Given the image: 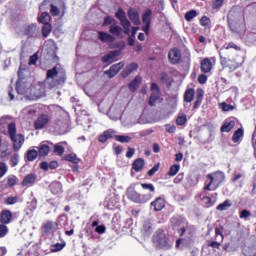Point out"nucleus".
I'll list each match as a JSON object with an SVG mask.
<instances>
[{
  "label": "nucleus",
  "instance_id": "obj_1",
  "mask_svg": "<svg viewBox=\"0 0 256 256\" xmlns=\"http://www.w3.org/2000/svg\"><path fill=\"white\" fill-rule=\"evenodd\" d=\"M231 49L241 51V47L234 42L225 43L219 50V57L220 65H222L223 69H228L230 73H233V71H237V69L243 65V60L239 62L235 59H231Z\"/></svg>",
  "mask_w": 256,
  "mask_h": 256
},
{
  "label": "nucleus",
  "instance_id": "obj_45",
  "mask_svg": "<svg viewBox=\"0 0 256 256\" xmlns=\"http://www.w3.org/2000/svg\"><path fill=\"white\" fill-rule=\"evenodd\" d=\"M185 123H187V115L179 114L176 118V125L182 127V125H185Z\"/></svg>",
  "mask_w": 256,
  "mask_h": 256
},
{
  "label": "nucleus",
  "instance_id": "obj_31",
  "mask_svg": "<svg viewBox=\"0 0 256 256\" xmlns=\"http://www.w3.org/2000/svg\"><path fill=\"white\" fill-rule=\"evenodd\" d=\"M63 160L68 161V163H73V165L81 163V159L77 157V154L75 153L65 154Z\"/></svg>",
  "mask_w": 256,
  "mask_h": 256
},
{
  "label": "nucleus",
  "instance_id": "obj_8",
  "mask_svg": "<svg viewBox=\"0 0 256 256\" xmlns=\"http://www.w3.org/2000/svg\"><path fill=\"white\" fill-rule=\"evenodd\" d=\"M50 121H51V117H49V114L42 113L35 120L34 129H36V131H40L41 129H45V127H47V125H49Z\"/></svg>",
  "mask_w": 256,
  "mask_h": 256
},
{
  "label": "nucleus",
  "instance_id": "obj_5",
  "mask_svg": "<svg viewBox=\"0 0 256 256\" xmlns=\"http://www.w3.org/2000/svg\"><path fill=\"white\" fill-rule=\"evenodd\" d=\"M152 243L155 244L156 249H163L169 251L173 247V242L163 232H156L152 237Z\"/></svg>",
  "mask_w": 256,
  "mask_h": 256
},
{
  "label": "nucleus",
  "instance_id": "obj_48",
  "mask_svg": "<svg viewBox=\"0 0 256 256\" xmlns=\"http://www.w3.org/2000/svg\"><path fill=\"white\" fill-rule=\"evenodd\" d=\"M115 24H117V20H115L113 17H111V16H106L105 18H104V21H103V27H107V25H115Z\"/></svg>",
  "mask_w": 256,
  "mask_h": 256
},
{
  "label": "nucleus",
  "instance_id": "obj_11",
  "mask_svg": "<svg viewBox=\"0 0 256 256\" xmlns=\"http://www.w3.org/2000/svg\"><path fill=\"white\" fill-rule=\"evenodd\" d=\"M182 53L179 48H172L168 52V61L171 65H179L181 63Z\"/></svg>",
  "mask_w": 256,
  "mask_h": 256
},
{
  "label": "nucleus",
  "instance_id": "obj_46",
  "mask_svg": "<svg viewBox=\"0 0 256 256\" xmlns=\"http://www.w3.org/2000/svg\"><path fill=\"white\" fill-rule=\"evenodd\" d=\"M140 186L144 191H149V193H155V185L151 183H140Z\"/></svg>",
  "mask_w": 256,
  "mask_h": 256
},
{
  "label": "nucleus",
  "instance_id": "obj_55",
  "mask_svg": "<svg viewBox=\"0 0 256 256\" xmlns=\"http://www.w3.org/2000/svg\"><path fill=\"white\" fill-rule=\"evenodd\" d=\"M50 13H51L52 17H59L60 10L57 6L51 4L50 5Z\"/></svg>",
  "mask_w": 256,
  "mask_h": 256
},
{
  "label": "nucleus",
  "instance_id": "obj_56",
  "mask_svg": "<svg viewBox=\"0 0 256 256\" xmlns=\"http://www.w3.org/2000/svg\"><path fill=\"white\" fill-rule=\"evenodd\" d=\"M37 61H39V55L36 52L32 56H30L28 65H37Z\"/></svg>",
  "mask_w": 256,
  "mask_h": 256
},
{
  "label": "nucleus",
  "instance_id": "obj_18",
  "mask_svg": "<svg viewBox=\"0 0 256 256\" xmlns=\"http://www.w3.org/2000/svg\"><path fill=\"white\" fill-rule=\"evenodd\" d=\"M227 24L232 33H241V29H243V23H241V19L227 22Z\"/></svg>",
  "mask_w": 256,
  "mask_h": 256
},
{
  "label": "nucleus",
  "instance_id": "obj_41",
  "mask_svg": "<svg viewBox=\"0 0 256 256\" xmlns=\"http://www.w3.org/2000/svg\"><path fill=\"white\" fill-rule=\"evenodd\" d=\"M115 141H118V143H130L131 136L126 135H115L114 136Z\"/></svg>",
  "mask_w": 256,
  "mask_h": 256
},
{
  "label": "nucleus",
  "instance_id": "obj_47",
  "mask_svg": "<svg viewBox=\"0 0 256 256\" xmlns=\"http://www.w3.org/2000/svg\"><path fill=\"white\" fill-rule=\"evenodd\" d=\"M5 205H15V203H19L18 196H10L4 200Z\"/></svg>",
  "mask_w": 256,
  "mask_h": 256
},
{
  "label": "nucleus",
  "instance_id": "obj_15",
  "mask_svg": "<svg viewBox=\"0 0 256 256\" xmlns=\"http://www.w3.org/2000/svg\"><path fill=\"white\" fill-rule=\"evenodd\" d=\"M37 182V174L30 173L27 174L21 182L22 187H33V185Z\"/></svg>",
  "mask_w": 256,
  "mask_h": 256
},
{
  "label": "nucleus",
  "instance_id": "obj_2",
  "mask_svg": "<svg viewBox=\"0 0 256 256\" xmlns=\"http://www.w3.org/2000/svg\"><path fill=\"white\" fill-rule=\"evenodd\" d=\"M67 81V75L65 71H59L57 66H54L52 69L47 70L46 72V84L48 89H55V87H61L65 85Z\"/></svg>",
  "mask_w": 256,
  "mask_h": 256
},
{
  "label": "nucleus",
  "instance_id": "obj_44",
  "mask_svg": "<svg viewBox=\"0 0 256 256\" xmlns=\"http://www.w3.org/2000/svg\"><path fill=\"white\" fill-rule=\"evenodd\" d=\"M197 15H198L197 10H190L185 13L184 17L186 21L190 22V21H193V19H195Z\"/></svg>",
  "mask_w": 256,
  "mask_h": 256
},
{
  "label": "nucleus",
  "instance_id": "obj_49",
  "mask_svg": "<svg viewBox=\"0 0 256 256\" xmlns=\"http://www.w3.org/2000/svg\"><path fill=\"white\" fill-rule=\"evenodd\" d=\"M62 249H65V243H56L51 246L52 253H57L59 251H62Z\"/></svg>",
  "mask_w": 256,
  "mask_h": 256
},
{
  "label": "nucleus",
  "instance_id": "obj_10",
  "mask_svg": "<svg viewBox=\"0 0 256 256\" xmlns=\"http://www.w3.org/2000/svg\"><path fill=\"white\" fill-rule=\"evenodd\" d=\"M151 15H153V10L151 9H146L144 13L142 14V31L146 33V35H149V29H151Z\"/></svg>",
  "mask_w": 256,
  "mask_h": 256
},
{
  "label": "nucleus",
  "instance_id": "obj_12",
  "mask_svg": "<svg viewBox=\"0 0 256 256\" xmlns=\"http://www.w3.org/2000/svg\"><path fill=\"white\" fill-rule=\"evenodd\" d=\"M124 67L125 63L119 62L112 65L108 70L104 71V75H107L108 79H113V77H115Z\"/></svg>",
  "mask_w": 256,
  "mask_h": 256
},
{
  "label": "nucleus",
  "instance_id": "obj_20",
  "mask_svg": "<svg viewBox=\"0 0 256 256\" xmlns=\"http://www.w3.org/2000/svg\"><path fill=\"white\" fill-rule=\"evenodd\" d=\"M57 222H53L50 220H47L46 222H44L41 226V230L45 235H49V233H51V231L55 230V227H57Z\"/></svg>",
  "mask_w": 256,
  "mask_h": 256
},
{
  "label": "nucleus",
  "instance_id": "obj_35",
  "mask_svg": "<svg viewBox=\"0 0 256 256\" xmlns=\"http://www.w3.org/2000/svg\"><path fill=\"white\" fill-rule=\"evenodd\" d=\"M49 151H51V148L47 144H42L39 147L38 155L39 157H47L49 155Z\"/></svg>",
  "mask_w": 256,
  "mask_h": 256
},
{
  "label": "nucleus",
  "instance_id": "obj_39",
  "mask_svg": "<svg viewBox=\"0 0 256 256\" xmlns=\"http://www.w3.org/2000/svg\"><path fill=\"white\" fill-rule=\"evenodd\" d=\"M51 31H53L51 24H44V26L42 27V37H44V39H47V37L51 35Z\"/></svg>",
  "mask_w": 256,
  "mask_h": 256
},
{
  "label": "nucleus",
  "instance_id": "obj_63",
  "mask_svg": "<svg viewBox=\"0 0 256 256\" xmlns=\"http://www.w3.org/2000/svg\"><path fill=\"white\" fill-rule=\"evenodd\" d=\"M7 185L8 187H15V185H17V177H9L7 180Z\"/></svg>",
  "mask_w": 256,
  "mask_h": 256
},
{
  "label": "nucleus",
  "instance_id": "obj_27",
  "mask_svg": "<svg viewBox=\"0 0 256 256\" xmlns=\"http://www.w3.org/2000/svg\"><path fill=\"white\" fill-rule=\"evenodd\" d=\"M205 92L203 89L199 88L196 92V101L194 102L193 109H199L201 107V103H203V96Z\"/></svg>",
  "mask_w": 256,
  "mask_h": 256
},
{
  "label": "nucleus",
  "instance_id": "obj_57",
  "mask_svg": "<svg viewBox=\"0 0 256 256\" xmlns=\"http://www.w3.org/2000/svg\"><path fill=\"white\" fill-rule=\"evenodd\" d=\"M159 167H161V164H156L154 165L148 172L147 175L148 177H153V175H155V173H157V171H159Z\"/></svg>",
  "mask_w": 256,
  "mask_h": 256
},
{
  "label": "nucleus",
  "instance_id": "obj_25",
  "mask_svg": "<svg viewBox=\"0 0 256 256\" xmlns=\"http://www.w3.org/2000/svg\"><path fill=\"white\" fill-rule=\"evenodd\" d=\"M235 127V120H225L223 125L220 128V131L222 133H229L231 130H233Z\"/></svg>",
  "mask_w": 256,
  "mask_h": 256
},
{
  "label": "nucleus",
  "instance_id": "obj_51",
  "mask_svg": "<svg viewBox=\"0 0 256 256\" xmlns=\"http://www.w3.org/2000/svg\"><path fill=\"white\" fill-rule=\"evenodd\" d=\"M9 233V228L7 227V224H0V239H3Z\"/></svg>",
  "mask_w": 256,
  "mask_h": 256
},
{
  "label": "nucleus",
  "instance_id": "obj_28",
  "mask_svg": "<svg viewBox=\"0 0 256 256\" xmlns=\"http://www.w3.org/2000/svg\"><path fill=\"white\" fill-rule=\"evenodd\" d=\"M142 78L141 76H136L128 85V89L135 93L137 89H139V85H141Z\"/></svg>",
  "mask_w": 256,
  "mask_h": 256
},
{
  "label": "nucleus",
  "instance_id": "obj_6",
  "mask_svg": "<svg viewBox=\"0 0 256 256\" xmlns=\"http://www.w3.org/2000/svg\"><path fill=\"white\" fill-rule=\"evenodd\" d=\"M127 197L130 201H133V203H148V201H151L153 199V194H141L135 190H131L128 192Z\"/></svg>",
  "mask_w": 256,
  "mask_h": 256
},
{
  "label": "nucleus",
  "instance_id": "obj_50",
  "mask_svg": "<svg viewBox=\"0 0 256 256\" xmlns=\"http://www.w3.org/2000/svg\"><path fill=\"white\" fill-rule=\"evenodd\" d=\"M200 25L202 27H209L211 26V18L207 16H202L200 19Z\"/></svg>",
  "mask_w": 256,
  "mask_h": 256
},
{
  "label": "nucleus",
  "instance_id": "obj_61",
  "mask_svg": "<svg viewBox=\"0 0 256 256\" xmlns=\"http://www.w3.org/2000/svg\"><path fill=\"white\" fill-rule=\"evenodd\" d=\"M207 247H212V249H220L221 243L217 241H207Z\"/></svg>",
  "mask_w": 256,
  "mask_h": 256
},
{
  "label": "nucleus",
  "instance_id": "obj_21",
  "mask_svg": "<svg viewBox=\"0 0 256 256\" xmlns=\"http://www.w3.org/2000/svg\"><path fill=\"white\" fill-rule=\"evenodd\" d=\"M137 69H139V65H137V63L135 62L127 65L121 73L123 79H126V77H129V75L133 73V71H137Z\"/></svg>",
  "mask_w": 256,
  "mask_h": 256
},
{
  "label": "nucleus",
  "instance_id": "obj_24",
  "mask_svg": "<svg viewBox=\"0 0 256 256\" xmlns=\"http://www.w3.org/2000/svg\"><path fill=\"white\" fill-rule=\"evenodd\" d=\"M50 191L53 195H61L63 193V185L61 182H52L50 184Z\"/></svg>",
  "mask_w": 256,
  "mask_h": 256
},
{
  "label": "nucleus",
  "instance_id": "obj_33",
  "mask_svg": "<svg viewBox=\"0 0 256 256\" xmlns=\"http://www.w3.org/2000/svg\"><path fill=\"white\" fill-rule=\"evenodd\" d=\"M109 33H111V35L115 36V37H121V33H123V28H121V26H117V24H112L109 27Z\"/></svg>",
  "mask_w": 256,
  "mask_h": 256
},
{
  "label": "nucleus",
  "instance_id": "obj_22",
  "mask_svg": "<svg viewBox=\"0 0 256 256\" xmlns=\"http://www.w3.org/2000/svg\"><path fill=\"white\" fill-rule=\"evenodd\" d=\"M200 65L202 73H211V69H213V63L209 58H204L201 61Z\"/></svg>",
  "mask_w": 256,
  "mask_h": 256
},
{
  "label": "nucleus",
  "instance_id": "obj_37",
  "mask_svg": "<svg viewBox=\"0 0 256 256\" xmlns=\"http://www.w3.org/2000/svg\"><path fill=\"white\" fill-rule=\"evenodd\" d=\"M233 204L231 203V200L227 199L223 203L219 204L216 209L217 211H227L229 207H231Z\"/></svg>",
  "mask_w": 256,
  "mask_h": 256
},
{
  "label": "nucleus",
  "instance_id": "obj_59",
  "mask_svg": "<svg viewBox=\"0 0 256 256\" xmlns=\"http://www.w3.org/2000/svg\"><path fill=\"white\" fill-rule=\"evenodd\" d=\"M54 153H56V155H63V153H65V147L61 146V145H55L54 146Z\"/></svg>",
  "mask_w": 256,
  "mask_h": 256
},
{
  "label": "nucleus",
  "instance_id": "obj_38",
  "mask_svg": "<svg viewBox=\"0 0 256 256\" xmlns=\"http://www.w3.org/2000/svg\"><path fill=\"white\" fill-rule=\"evenodd\" d=\"M180 169H181V165H179V164L172 165L168 171L169 177H175V175H177V173H179Z\"/></svg>",
  "mask_w": 256,
  "mask_h": 256
},
{
  "label": "nucleus",
  "instance_id": "obj_54",
  "mask_svg": "<svg viewBox=\"0 0 256 256\" xmlns=\"http://www.w3.org/2000/svg\"><path fill=\"white\" fill-rule=\"evenodd\" d=\"M225 0H212V9H221Z\"/></svg>",
  "mask_w": 256,
  "mask_h": 256
},
{
  "label": "nucleus",
  "instance_id": "obj_9",
  "mask_svg": "<svg viewBox=\"0 0 256 256\" xmlns=\"http://www.w3.org/2000/svg\"><path fill=\"white\" fill-rule=\"evenodd\" d=\"M24 35H26L28 39H39L41 31L37 27V24H29L24 27Z\"/></svg>",
  "mask_w": 256,
  "mask_h": 256
},
{
  "label": "nucleus",
  "instance_id": "obj_32",
  "mask_svg": "<svg viewBox=\"0 0 256 256\" xmlns=\"http://www.w3.org/2000/svg\"><path fill=\"white\" fill-rule=\"evenodd\" d=\"M115 17L120 21V25L129 22V19H127V16L125 15V11H123V9L121 8H119L118 11L115 13Z\"/></svg>",
  "mask_w": 256,
  "mask_h": 256
},
{
  "label": "nucleus",
  "instance_id": "obj_7",
  "mask_svg": "<svg viewBox=\"0 0 256 256\" xmlns=\"http://www.w3.org/2000/svg\"><path fill=\"white\" fill-rule=\"evenodd\" d=\"M151 95L149 97V102L148 104L150 107H155V103L159 101L161 98V89L159 88V85L157 83L152 82L151 87H150Z\"/></svg>",
  "mask_w": 256,
  "mask_h": 256
},
{
  "label": "nucleus",
  "instance_id": "obj_64",
  "mask_svg": "<svg viewBox=\"0 0 256 256\" xmlns=\"http://www.w3.org/2000/svg\"><path fill=\"white\" fill-rule=\"evenodd\" d=\"M248 217H251V212L247 209H244L240 212V219H248Z\"/></svg>",
  "mask_w": 256,
  "mask_h": 256
},
{
  "label": "nucleus",
  "instance_id": "obj_43",
  "mask_svg": "<svg viewBox=\"0 0 256 256\" xmlns=\"http://www.w3.org/2000/svg\"><path fill=\"white\" fill-rule=\"evenodd\" d=\"M16 91L19 95H26L27 89L25 88V84L17 81L16 82Z\"/></svg>",
  "mask_w": 256,
  "mask_h": 256
},
{
  "label": "nucleus",
  "instance_id": "obj_53",
  "mask_svg": "<svg viewBox=\"0 0 256 256\" xmlns=\"http://www.w3.org/2000/svg\"><path fill=\"white\" fill-rule=\"evenodd\" d=\"M202 203H204L205 207H213V199L209 196H203L202 197Z\"/></svg>",
  "mask_w": 256,
  "mask_h": 256
},
{
  "label": "nucleus",
  "instance_id": "obj_62",
  "mask_svg": "<svg viewBox=\"0 0 256 256\" xmlns=\"http://www.w3.org/2000/svg\"><path fill=\"white\" fill-rule=\"evenodd\" d=\"M222 111H233L235 106L227 104L226 102L221 103Z\"/></svg>",
  "mask_w": 256,
  "mask_h": 256
},
{
  "label": "nucleus",
  "instance_id": "obj_19",
  "mask_svg": "<svg viewBox=\"0 0 256 256\" xmlns=\"http://www.w3.org/2000/svg\"><path fill=\"white\" fill-rule=\"evenodd\" d=\"M98 39L101 41V43H114L115 42V36L103 32V31H98Z\"/></svg>",
  "mask_w": 256,
  "mask_h": 256
},
{
  "label": "nucleus",
  "instance_id": "obj_58",
  "mask_svg": "<svg viewBox=\"0 0 256 256\" xmlns=\"http://www.w3.org/2000/svg\"><path fill=\"white\" fill-rule=\"evenodd\" d=\"M18 163H19V154H14L10 158V165H11V167H17Z\"/></svg>",
  "mask_w": 256,
  "mask_h": 256
},
{
  "label": "nucleus",
  "instance_id": "obj_3",
  "mask_svg": "<svg viewBox=\"0 0 256 256\" xmlns=\"http://www.w3.org/2000/svg\"><path fill=\"white\" fill-rule=\"evenodd\" d=\"M7 129L8 137L13 143V150L17 153L23 147V143H25V136L23 134H17V124L15 122L9 123Z\"/></svg>",
  "mask_w": 256,
  "mask_h": 256
},
{
  "label": "nucleus",
  "instance_id": "obj_14",
  "mask_svg": "<svg viewBox=\"0 0 256 256\" xmlns=\"http://www.w3.org/2000/svg\"><path fill=\"white\" fill-rule=\"evenodd\" d=\"M13 221V212L9 209H4L0 212V223L9 225Z\"/></svg>",
  "mask_w": 256,
  "mask_h": 256
},
{
  "label": "nucleus",
  "instance_id": "obj_23",
  "mask_svg": "<svg viewBox=\"0 0 256 256\" xmlns=\"http://www.w3.org/2000/svg\"><path fill=\"white\" fill-rule=\"evenodd\" d=\"M128 17L134 25H139V23H141V20L139 19V12L133 8L128 10Z\"/></svg>",
  "mask_w": 256,
  "mask_h": 256
},
{
  "label": "nucleus",
  "instance_id": "obj_13",
  "mask_svg": "<svg viewBox=\"0 0 256 256\" xmlns=\"http://www.w3.org/2000/svg\"><path fill=\"white\" fill-rule=\"evenodd\" d=\"M241 19V8L239 6H233L227 14V23L231 21H237Z\"/></svg>",
  "mask_w": 256,
  "mask_h": 256
},
{
  "label": "nucleus",
  "instance_id": "obj_26",
  "mask_svg": "<svg viewBox=\"0 0 256 256\" xmlns=\"http://www.w3.org/2000/svg\"><path fill=\"white\" fill-rule=\"evenodd\" d=\"M115 133V131L109 129L103 132V134H101L98 137V141L100 143H107V141H109V139H113V134Z\"/></svg>",
  "mask_w": 256,
  "mask_h": 256
},
{
  "label": "nucleus",
  "instance_id": "obj_40",
  "mask_svg": "<svg viewBox=\"0 0 256 256\" xmlns=\"http://www.w3.org/2000/svg\"><path fill=\"white\" fill-rule=\"evenodd\" d=\"M38 155H39V152H37V150L35 149L28 150L26 154L27 161H35Z\"/></svg>",
  "mask_w": 256,
  "mask_h": 256
},
{
  "label": "nucleus",
  "instance_id": "obj_34",
  "mask_svg": "<svg viewBox=\"0 0 256 256\" xmlns=\"http://www.w3.org/2000/svg\"><path fill=\"white\" fill-rule=\"evenodd\" d=\"M38 22L42 23V25H51V15L47 12H42L38 18Z\"/></svg>",
  "mask_w": 256,
  "mask_h": 256
},
{
  "label": "nucleus",
  "instance_id": "obj_30",
  "mask_svg": "<svg viewBox=\"0 0 256 256\" xmlns=\"http://www.w3.org/2000/svg\"><path fill=\"white\" fill-rule=\"evenodd\" d=\"M183 99L185 103H192L193 99H195V89L193 88L186 89V91L184 92Z\"/></svg>",
  "mask_w": 256,
  "mask_h": 256
},
{
  "label": "nucleus",
  "instance_id": "obj_60",
  "mask_svg": "<svg viewBox=\"0 0 256 256\" xmlns=\"http://www.w3.org/2000/svg\"><path fill=\"white\" fill-rule=\"evenodd\" d=\"M121 26L124 29V33L125 35H129V33H131V22H125L124 24H121Z\"/></svg>",
  "mask_w": 256,
  "mask_h": 256
},
{
  "label": "nucleus",
  "instance_id": "obj_17",
  "mask_svg": "<svg viewBox=\"0 0 256 256\" xmlns=\"http://www.w3.org/2000/svg\"><path fill=\"white\" fill-rule=\"evenodd\" d=\"M151 207H153L154 211H163L165 209V198L157 197L154 201L150 203Z\"/></svg>",
  "mask_w": 256,
  "mask_h": 256
},
{
  "label": "nucleus",
  "instance_id": "obj_16",
  "mask_svg": "<svg viewBox=\"0 0 256 256\" xmlns=\"http://www.w3.org/2000/svg\"><path fill=\"white\" fill-rule=\"evenodd\" d=\"M119 55H121V52L119 50H112L108 54H105L102 57L101 61L102 63H108L109 65H111V63L115 62V57H119Z\"/></svg>",
  "mask_w": 256,
  "mask_h": 256
},
{
  "label": "nucleus",
  "instance_id": "obj_42",
  "mask_svg": "<svg viewBox=\"0 0 256 256\" xmlns=\"http://www.w3.org/2000/svg\"><path fill=\"white\" fill-rule=\"evenodd\" d=\"M160 79L161 81H165V83L167 84V87H171V85H173V79L169 78V75L167 74V72H162L160 74Z\"/></svg>",
  "mask_w": 256,
  "mask_h": 256
},
{
  "label": "nucleus",
  "instance_id": "obj_52",
  "mask_svg": "<svg viewBox=\"0 0 256 256\" xmlns=\"http://www.w3.org/2000/svg\"><path fill=\"white\" fill-rule=\"evenodd\" d=\"M7 171H9L7 164H5V162H0V179H2V177H5Z\"/></svg>",
  "mask_w": 256,
  "mask_h": 256
},
{
  "label": "nucleus",
  "instance_id": "obj_29",
  "mask_svg": "<svg viewBox=\"0 0 256 256\" xmlns=\"http://www.w3.org/2000/svg\"><path fill=\"white\" fill-rule=\"evenodd\" d=\"M144 167H145V160L143 158H138L134 160V162L132 163V169H134L136 173L143 171Z\"/></svg>",
  "mask_w": 256,
  "mask_h": 256
},
{
  "label": "nucleus",
  "instance_id": "obj_4",
  "mask_svg": "<svg viewBox=\"0 0 256 256\" xmlns=\"http://www.w3.org/2000/svg\"><path fill=\"white\" fill-rule=\"evenodd\" d=\"M206 177L209 179V183L204 186V191H217L223 184V181H225V173L221 171L207 174Z\"/></svg>",
  "mask_w": 256,
  "mask_h": 256
},
{
  "label": "nucleus",
  "instance_id": "obj_36",
  "mask_svg": "<svg viewBox=\"0 0 256 256\" xmlns=\"http://www.w3.org/2000/svg\"><path fill=\"white\" fill-rule=\"evenodd\" d=\"M244 134L243 128H238L232 136L233 143H239Z\"/></svg>",
  "mask_w": 256,
  "mask_h": 256
}]
</instances>
